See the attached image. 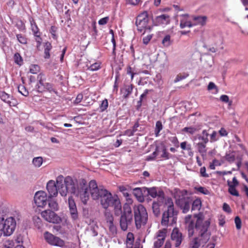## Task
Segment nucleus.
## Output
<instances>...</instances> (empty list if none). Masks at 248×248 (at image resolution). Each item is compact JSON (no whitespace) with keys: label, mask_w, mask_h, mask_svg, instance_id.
<instances>
[{"label":"nucleus","mask_w":248,"mask_h":248,"mask_svg":"<svg viewBox=\"0 0 248 248\" xmlns=\"http://www.w3.org/2000/svg\"><path fill=\"white\" fill-rule=\"evenodd\" d=\"M185 222L189 237L192 236L194 233H198L199 235L198 237L195 238L191 242L189 248L205 247L210 236V233L208 231L210 222L208 220L203 221L202 218L196 216L192 217L188 215L185 218Z\"/></svg>","instance_id":"obj_1"},{"label":"nucleus","mask_w":248,"mask_h":248,"mask_svg":"<svg viewBox=\"0 0 248 248\" xmlns=\"http://www.w3.org/2000/svg\"><path fill=\"white\" fill-rule=\"evenodd\" d=\"M88 186L89 195H91L94 200H99L103 208L107 209L109 207H113L116 216L122 214V204L118 195H113L104 187L98 186L94 180H91Z\"/></svg>","instance_id":"obj_2"},{"label":"nucleus","mask_w":248,"mask_h":248,"mask_svg":"<svg viewBox=\"0 0 248 248\" xmlns=\"http://www.w3.org/2000/svg\"><path fill=\"white\" fill-rule=\"evenodd\" d=\"M57 188L58 192L62 197L70 192L79 198L84 204H86L89 200L88 186L84 179L80 180L76 187L73 179L70 176H67L64 179V185Z\"/></svg>","instance_id":"obj_3"},{"label":"nucleus","mask_w":248,"mask_h":248,"mask_svg":"<svg viewBox=\"0 0 248 248\" xmlns=\"http://www.w3.org/2000/svg\"><path fill=\"white\" fill-rule=\"evenodd\" d=\"M164 202L165 206L167 208V210L165 211L163 214L161 224L163 226H167L176 222L177 214L174 211L173 203L171 198H165Z\"/></svg>","instance_id":"obj_4"},{"label":"nucleus","mask_w":248,"mask_h":248,"mask_svg":"<svg viewBox=\"0 0 248 248\" xmlns=\"http://www.w3.org/2000/svg\"><path fill=\"white\" fill-rule=\"evenodd\" d=\"M127 203H125L123 207V212L121 214L120 218V226L121 229L125 231L127 230L128 226L131 223L133 218L132 210L130 204L132 202V200L129 197H125Z\"/></svg>","instance_id":"obj_5"},{"label":"nucleus","mask_w":248,"mask_h":248,"mask_svg":"<svg viewBox=\"0 0 248 248\" xmlns=\"http://www.w3.org/2000/svg\"><path fill=\"white\" fill-rule=\"evenodd\" d=\"M16 227V221L12 217L5 218L0 216V237L3 234L5 236L12 234Z\"/></svg>","instance_id":"obj_6"},{"label":"nucleus","mask_w":248,"mask_h":248,"mask_svg":"<svg viewBox=\"0 0 248 248\" xmlns=\"http://www.w3.org/2000/svg\"><path fill=\"white\" fill-rule=\"evenodd\" d=\"M134 210L136 227L140 228L147 222L148 216L146 210L144 207L141 204L135 206Z\"/></svg>","instance_id":"obj_7"},{"label":"nucleus","mask_w":248,"mask_h":248,"mask_svg":"<svg viewBox=\"0 0 248 248\" xmlns=\"http://www.w3.org/2000/svg\"><path fill=\"white\" fill-rule=\"evenodd\" d=\"M37 83L36 88L38 92H43L46 91L51 92L53 90L52 86L49 83L46 82V76L45 74L40 73L37 76Z\"/></svg>","instance_id":"obj_8"},{"label":"nucleus","mask_w":248,"mask_h":248,"mask_svg":"<svg viewBox=\"0 0 248 248\" xmlns=\"http://www.w3.org/2000/svg\"><path fill=\"white\" fill-rule=\"evenodd\" d=\"M149 17L146 12L140 14L137 17L136 24L138 30L142 31L144 29L150 30V27L148 25Z\"/></svg>","instance_id":"obj_9"},{"label":"nucleus","mask_w":248,"mask_h":248,"mask_svg":"<svg viewBox=\"0 0 248 248\" xmlns=\"http://www.w3.org/2000/svg\"><path fill=\"white\" fill-rule=\"evenodd\" d=\"M44 236L45 240L51 245L62 247L64 245L63 240L48 232L44 233Z\"/></svg>","instance_id":"obj_10"},{"label":"nucleus","mask_w":248,"mask_h":248,"mask_svg":"<svg viewBox=\"0 0 248 248\" xmlns=\"http://www.w3.org/2000/svg\"><path fill=\"white\" fill-rule=\"evenodd\" d=\"M41 216L46 221L50 223H58L61 221V218L54 212L49 210L42 212Z\"/></svg>","instance_id":"obj_11"},{"label":"nucleus","mask_w":248,"mask_h":248,"mask_svg":"<svg viewBox=\"0 0 248 248\" xmlns=\"http://www.w3.org/2000/svg\"><path fill=\"white\" fill-rule=\"evenodd\" d=\"M34 202L38 207H43L47 203V195L44 191L36 192L34 197Z\"/></svg>","instance_id":"obj_12"},{"label":"nucleus","mask_w":248,"mask_h":248,"mask_svg":"<svg viewBox=\"0 0 248 248\" xmlns=\"http://www.w3.org/2000/svg\"><path fill=\"white\" fill-rule=\"evenodd\" d=\"M68 205L71 218L74 222H77L78 220V215L76 204L71 197L68 198Z\"/></svg>","instance_id":"obj_13"},{"label":"nucleus","mask_w":248,"mask_h":248,"mask_svg":"<svg viewBox=\"0 0 248 248\" xmlns=\"http://www.w3.org/2000/svg\"><path fill=\"white\" fill-rule=\"evenodd\" d=\"M144 192L150 195L153 198L158 197L162 200L164 198V192L159 188L156 187L146 188L143 187Z\"/></svg>","instance_id":"obj_14"},{"label":"nucleus","mask_w":248,"mask_h":248,"mask_svg":"<svg viewBox=\"0 0 248 248\" xmlns=\"http://www.w3.org/2000/svg\"><path fill=\"white\" fill-rule=\"evenodd\" d=\"M0 98L10 107H15L18 104L17 101L13 96L3 91H0Z\"/></svg>","instance_id":"obj_15"},{"label":"nucleus","mask_w":248,"mask_h":248,"mask_svg":"<svg viewBox=\"0 0 248 248\" xmlns=\"http://www.w3.org/2000/svg\"><path fill=\"white\" fill-rule=\"evenodd\" d=\"M105 216L110 233L112 235H115L117 233V228L113 224V217L112 215L109 212L106 211Z\"/></svg>","instance_id":"obj_16"},{"label":"nucleus","mask_w":248,"mask_h":248,"mask_svg":"<svg viewBox=\"0 0 248 248\" xmlns=\"http://www.w3.org/2000/svg\"><path fill=\"white\" fill-rule=\"evenodd\" d=\"M58 188L54 180H49L46 184V189L48 193V198L56 197L58 195Z\"/></svg>","instance_id":"obj_17"},{"label":"nucleus","mask_w":248,"mask_h":248,"mask_svg":"<svg viewBox=\"0 0 248 248\" xmlns=\"http://www.w3.org/2000/svg\"><path fill=\"white\" fill-rule=\"evenodd\" d=\"M171 238L175 246L176 247H179L182 241V234L177 228H174L172 230Z\"/></svg>","instance_id":"obj_18"},{"label":"nucleus","mask_w":248,"mask_h":248,"mask_svg":"<svg viewBox=\"0 0 248 248\" xmlns=\"http://www.w3.org/2000/svg\"><path fill=\"white\" fill-rule=\"evenodd\" d=\"M192 18L191 17L189 16L187 14L182 15L180 24L181 28L183 29L186 27L190 28L193 26L192 21H191Z\"/></svg>","instance_id":"obj_19"},{"label":"nucleus","mask_w":248,"mask_h":248,"mask_svg":"<svg viewBox=\"0 0 248 248\" xmlns=\"http://www.w3.org/2000/svg\"><path fill=\"white\" fill-rule=\"evenodd\" d=\"M166 236L165 231H159L156 234V240L155 241L154 246L156 248H160L163 244Z\"/></svg>","instance_id":"obj_20"},{"label":"nucleus","mask_w":248,"mask_h":248,"mask_svg":"<svg viewBox=\"0 0 248 248\" xmlns=\"http://www.w3.org/2000/svg\"><path fill=\"white\" fill-rule=\"evenodd\" d=\"M155 22L156 25H167L170 22V18L167 15H162L155 18Z\"/></svg>","instance_id":"obj_21"},{"label":"nucleus","mask_w":248,"mask_h":248,"mask_svg":"<svg viewBox=\"0 0 248 248\" xmlns=\"http://www.w3.org/2000/svg\"><path fill=\"white\" fill-rule=\"evenodd\" d=\"M133 194L140 202H142L144 200L143 196L146 195L144 192L143 187H137L133 189Z\"/></svg>","instance_id":"obj_22"},{"label":"nucleus","mask_w":248,"mask_h":248,"mask_svg":"<svg viewBox=\"0 0 248 248\" xmlns=\"http://www.w3.org/2000/svg\"><path fill=\"white\" fill-rule=\"evenodd\" d=\"M207 20V17L205 16H198L192 17V24L194 26L201 25L205 24Z\"/></svg>","instance_id":"obj_23"},{"label":"nucleus","mask_w":248,"mask_h":248,"mask_svg":"<svg viewBox=\"0 0 248 248\" xmlns=\"http://www.w3.org/2000/svg\"><path fill=\"white\" fill-rule=\"evenodd\" d=\"M134 241V234L131 232H128L127 234L126 240V245L127 248H133Z\"/></svg>","instance_id":"obj_24"},{"label":"nucleus","mask_w":248,"mask_h":248,"mask_svg":"<svg viewBox=\"0 0 248 248\" xmlns=\"http://www.w3.org/2000/svg\"><path fill=\"white\" fill-rule=\"evenodd\" d=\"M208 134L207 131L203 130L202 135L197 136V138L200 140L199 142L207 143L208 142Z\"/></svg>","instance_id":"obj_25"},{"label":"nucleus","mask_w":248,"mask_h":248,"mask_svg":"<svg viewBox=\"0 0 248 248\" xmlns=\"http://www.w3.org/2000/svg\"><path fill=\"white\" fill-rule=\"evenodd\" d=\"M180 147L184 150H187L190 156L193 155V153L191 151V145L186 141L182 142L180 144Z\"/></svg>","instance_id":"obj_26"},{"label":"nucleus","mask_w":248,"mask_h":248,"mask_svg":"<svg viewBox=\"0 0 248 248\" xmlns=\"http://www.w3.org/2000/svg\"><path fill=\"white\" fill-rule=\"evenodd\" d=\"M202 206V202L200 199H197L193 202L192 205V210L199 211Z\"/></svg>","instance_id":"obj_27"},{"label":"nucleus","mask_w":248,"mask_h":248,"mask_svg":"<svg viewBox=\"0 0 248 248\" xmlns=\"http://www.w3.org/2000/svg\"><path fill=\"white\" fill-rule=\"evenodd\" d=\"M48 199L49 207L52 210L57 211L59 209V206L57 202L52 199V198Z\"/></svg>","instance_id":"obj_28"},{"label":"nucleus","mask_w":248,"mask_h":248,"mask_svg":"<svg viewBox=\"0 0 248 248\" xmlns=\"http://www.w3.org/2000/svg\"><path fill=\"white\" fill-rule=\"evenodd\" d=\"M207 90L209 91H211V93L213 94H217L218 90L217 86L215 85V84L212 82H210L207 87Z\"/></svg>","instance_id":"obj_29"},{"label":"nucleus","mask_w":248,"mask_h":248,"mask_svg":"<svg viewBox=\"0 0 248 248\" xmlns=\"http://www.w3.org/2000/svg\"><path fill=\"white\" fill-rule=\"evenodd\" d=\"M52 48L51 44L49 42H46L45 45V58L46 59H48L50 57L49 51L51 50Z\"/></svg>","instance_id":"obj_30"},{"label":"nucleus","mask_w":248,"mask_h":248,"mask_svg":"<svg viewBox=\"0 0 248 248\" xmlns=\"http://www.w3.org/2000/svg\"><path fill=\"white\" fill-rule=\"evenodd\" d=\"M43 158L42 157H36L33 159L32 164L35 167H40L43 163Z\"/></svg>","instance_id":"obj_31"},{"label":"nucleus","mask_w":248,"mask_h":248,"mask_svg":"<svg viewBox=\"0 0 248 248\" xmlns=\"http://www.w3.org/2000/svg\"><path fill=\"white\" fill-rule=\"evenodd\" d=\"M100 65L101 63L100 62H95L90 66L87 65V69L92 71H96L100 68Z\"/></svg>","instance_id":"obj_32"},{"label":"nucleus","mask_w":248,"mask_h":248,"mask_svg":"<svg viewBox=\"0 0 248 248\" xmlns=\"http://www.w3.org/2000/svg\"><path fill=\"white\" fill-rule=\"evenodd\" d=\"M206 143H203V142H198L197 143L198 151L201 154H202V155L205 154L206 152Z\"/></svg>","instance_id":"obj_33"},{"label":"nucleus","mask_w":248,"mask_h":248,"mask_svg":"<svg viewBox=\"0 0 248 248\" xmlns=\"http://www.w3.org/2000/svg\"><path fill=\"white\" fill-rule=\"evenodd\" d=\"M162 43L163 45L165 47L170 46L171 43L170 40V36L169 35H166L163 39L162 40Z\"/></svg>","instance_id":"obj_34"},{"label":"nucleus","mask_w":248,"mask_h":248,"mask_svg":"<svg viewBox=\"0 0 248 248\" xmlns=\"http://www.w3.org/2000/svg\"><path fill=\"white\" fill-rule=\"evenodd\" d=\"M64 179L62 175H60L56 178V185L57 187L64 185Z\"/></svg>","instance_id":"obj_35"},{"label":"nucleus","mask_w":248,"mask_h":248,"mask_svg":"<svg viewBox=\"0 0 248 248\" xmlns=\"http://www.w3.org/2000/svg\"><path fill=\"white\" fill-rule=\"evenodd\" d=\"M184 191H181L178 189H175L173 193L174 197L176 200H180L182 199Z\"/></svg>","instance_id":"obj_36"},{"label":"nucleus","mask_w":248,"mask_h":248,"mask_svg":"<svg viewBox=\"0 0 248 248\" xmlns=\"http://www.w3.org/2000/svg\"><path fill=\"white\" fill-rule=\"evenodd\" d=\"M188 76V74L186 73H181L178 74L175 78L174 81V82H179L184 79H185Z\"/></svg>","instance_id":"obj_37"},{"label":"nucleus","mask_w":248,"mask_h":248,"mask_svg":"<svg viewBox=\"0 0 248 248\" xmlns=\"http://www.w3.org/2000/svg\"><path fill=\"white\" fill-rule=\"evenodd\" d=\"M31 29L33 32V35L40 33L39 31V29L36 23L33 20L31 21Z\"/></svg>","instance_id":"obj_38"},{"label":"nucleus","mask_w":248,"mask_h":248,"mask_svg":"<svg viewBox=\"0 0 248 248\" xmlns=\"http://www.w3.org/2000/svg\"><path fill=\"white\" fill-rule=\"evenodd\" d=\"M16 38H17L18 41L20 43L24 44V45L26 44L27 43V39L24 35H23L21 34H16Z\"/></svg>","instance_id":"obj_39"},{"label":"nucleus","mask_w":248,"mask_h":248,"mask_svg":"<svg viewBox=\"0 0 248 248\" xmlns=\"http://www.w3.org/2000/svg\"><path fill=\"white\" fill-rule=\"evenodd\" d=\"M40 70V67L38 65L32 64L30 66V72L31 74H37Z\"/></svg>","instance_id":"obj_40"},{"label":"nucleus","mask_w":248,"mask_h":248,"mask_svg":"<svg viewBox=\"0 0 248 248\" xmlns=\"http://www.w3.org/2000/svg\"><path fill=\"white\" fill-rule=\"evenodd\" d=\"M18 92L25 96H27L29 95V92L26 88L23 85H19L18 87Z\"/></svg>","instance_id":"obj_41"},{"label":"nucleus","mask_w":248,"mask_h":248,"mask_svg":"<svg viewBox=\"0 0 248 248\" xmlns=\"http://www.w3.org/2000/svg\"><path fill=\"white\" fill-rule=\"evenodd\" d=\"M162 124L160 121H157L156 123L155 128V134L156 136L157 137L159 135V133L162 129Z\"/></svg>","instance_id":"obj_42"},{"label":"nucleus","mask_w":248,"mask_h":248,"mask_svg":"<svg viewBox=\"0 0 248 248\" xmlns=\"http://www.w3.org/2000/svg\"><path fill=\"white\" fill-rule=\"evenodd\" d=\"M15 62L18 65H21L22 64V58L18 53H16L14 55Z\"/></svg>","instance_id":"obj_43"},{"label":"nucleus","mask_w":248,"mask_h":248,"mask_svg":"<svg viewBox=\"0 0 248 248\" xmlns=\"http://www.w3.org/2000/svg\"><path fill=\"white\" fill-rule=\"evenodd\" d=\"M159 204L157 202H154L152 205L153 212L155 215H157L159 212Z\"/></svg>","instance_id":"obj_44"},{"label":"nucleus","mask_w":248,"mask_h":248,"mask_svg":"<svg viewBox=\"0 0 248 248\" xmlns=\"http://www.w3.org/2000/svg\"><path fill=\"white\" fill-rule=\"evenodd\" d=\"M196 190L204 195H209L210 191L205 187L199 186L195 188Z\"/></svg>","instance_id":"obj_45"},{"label":"nucleus","mask_w":248,"mask_h":248,"mask_svg":"<svg viewBox=\"0 0 248 248\" xmlns=\"http://www.w3.org/2000/svg\"><path fill=\"white\" fill-rule=\"evenodd\" d=\"M229 192L233 196H239V193L236 189L235 186H229Z\"/></svg>","instance_id":"obj_46"},{"label":"nucleus","mask_w":248,"mask_h":248,"mask_svg":"<svg viewBox=\"0 0 248 248\" xmlns=\"http://www.w3.org/2000/svg\"><path fill=\"white\" fill-rule=\"evenodd\" d=\"M34 36L35 37V40L37 43L36 47L38 49H39L42 42V39L40 37V33L34 35Z\"/></svg>","instance_id":"obj_47"},{"label":"nucleus","mask_w":248,"mask_h":248,"mask_svg":"<svg viewBox=\"0 0 248 248\" xmlns=\"http://www.w3.org/2000/svg\"><path fill=\"white\" fill-rule=\"evenodd\" d=\"M108 107V101L107 99L103 100L100 105V109L101 111H105Z\"/></svg>","instance_id":"obj_48"},{"label":"nucleus","mask_w":248,"mask_h":248,"mask_svg":"<svg viewBox=\"0 0 248 248\" xmlns=\"http://www.w3.org/2000/svg\"><path fill=\"white\" fill-rule=\"evenodd\" d=\"M14 245V241L10 239L6 240L4 243V246L6 248H13Z\"/></svg>","instance_id":"obj_49"},{"label":"nucleus","mask_w":248,"mask_h":248,"mask_svg":"<svg viewBox=\"0 0 248 248\" xmlns=\"http://www.w3.org/2000/svg\"><path fill=\"white\" fill-rule=\"evenodd\" d=\"M169 140L175 147H179V141L176 137H170L169 138Z\"/></svg>","instance_id":"obj_50"},{"label":"nucleus","mask_w":248,"mask_h":248,"mask_svg":"<svg viewBox=\"0 0 248 248\" xmlns=\"http://www.w3.org/2000/svg\"><path fill=\"white\" fill-rule=\"evenodd\" d=\"M182 131L190 134H193L196 132V129L193 127H186L183 128Z\"/></svg>","instance_id":"obj_51"},{"label":"nucleus","mask_w":248,"mask_h":248,"mask_svg":"<svg viewBox=\"0 0 248 248\" xmlns=\"http://www.w3.org/2000/svg\"><path fill=\"white\" fill-rule=\"evenodd\" d=\"M234 222L236 229L240 230L241 228V220L239 217L237 216L235 217Z\"/></svg>","instance_id":"obj_52"},{"label":"nucleus","mask_w":248,"mask_h":248,"mask_svg":"<svg viewBox=\"0 0 248 248\" xmlns=\"http://www.w3.org/2000/svg\"><path fill=\"white\" fill-rule=\"evenodd\" d=\"M225 158L229 162H232L235 159V155L233 153L227 154L225 156Z\"/></svg>","instance_id":"obj_53"},{"label":"nucleus","mask_w":248,"mask_h":248,"mask_svg":"<svg viewBox=\"0 0 248 248\" xmlns=\"http://www.w3.org/2000/svg\"><path fill=\"white\" fill-rule=\"evenodd\" d=\"M218 224L220 226L223 227L225 224V217L223 215H220L218 218Z\"/></svg>","instance_id":"obj_54"},{"label":"nucleus","mask_w":248,"mask_h":248,"mask_svg":"<svg viewBox=\"0 0 248 248\" xmlns=\"http://www.w3.org/2000/svg\"><path fill=\"white\" fill-rule=\"evenodd\" d=\"M210 137H211V141L212 142L215 141L217 140L219 138L218 133L216 131L213 132V133L210 135Z\"/></svg>","instance_id":"obj_55"},{"label":"nucleus","mask_w":248,"mask_h":248,"mask_svg":"<svg viewBox=\"0 0 248 248\" xmlns=\"http://www.w3.org/2000/svg\"><path fill=\"white\" fill-rule=\"evenodd\" d=\"M119 190L123 193V194L125 197H129V194L127 191L126 188L124 186H120L119 187Z\"/></svg>","instance_id":"obj_56"},{"label":"nucleus","mask_w":248,"mask_h":248,"mask_svg":"<svg viewBox=\"0 0 248 248\" xmlns=\"http://www.w3.org/2000/svg\"><path fill=\"white\" fill-rule=\"evenodd\" d=\"M153 37L152 34H149L143 38V43L147 45Z\"/></svg>","instance_id":"obj_57"},{"label":"nucleus","mask_w":248,"mask_h":248,"mask_svg":"<svg viewBox=\"0 0 248 248\" xmlns=\"http://www.w3.org/2000/svg\"><path fill=\"white\" fill-rule=\"evenodd\" d=\"M109 20V17L106 16L105 17L100 19L98 21V24L100 25H104L106 24Z\"/></svg>","instance_id":"obj_58"},{"label":"nucleus","mask_w":248,"mask_h":248,"mask_svg":"<svg viewBox=\"0 0 248 248\" xmlns=\"http://www.w3.org/2000/svg\"><path fill=\"white\" fill-rule=\"evenodd\" d=\"M223 210L228 213H231V209L230 208V206L226 203H224L223 205Z\"/></svg>","instance_id":"obj_59"},{"label":"nucleus","mask_w":248,"mask_h":248,"mask_svg":"<svg viewBox=\"0 0 248 248\" xmlns=\"http://www.w3.org/2000/svg\"><path fill=\"white\" fill-rule=\"evenodd\" d=\"M228 186H236L238 185V182L235 177H233L232 182H228Z\"/></svg>","instance_id":"obj_60"},{"label":"nucleus","mask_w":248,"mask_h":248,"mask_svg":"<svg viewBox=\"0 0 248 248\" xmlns=\"http://www.w3.org/2000/svg\"><path fill=\"white\" fill-rule=\"evenodd\" d=\"M190 204L189 202H185V205H184V207H183V212L185 213H186L189 210V209L190 208Z\"/></svg>","instance_id":"obj_61"},{"label":"nucleus","mask_w":248,"mask_h":248,"mask_svg":"<svg viewBox=\"0 0 248 248\" xmlns=\"http://www.w3.org/2000/svg\"><path fill=\"white\" fill-rule=\"evenodd\" d=\"M200 173L202 176L204 177H208V174L206 173V169L205 167H202L200 169Z\"/></svg>","instance_id":"obj_62"},{"label":"nucleus","mask_w":248,"mask_h":248,"mask_svg":"<svg viewBox=\"0 0 248 248\" xmlns=\"http://www.w3.org/2000/svg\"><path fill=\"white\" fill-rule=\"evenodd\" d=\"M136 130L128 129L124 132V135L130 137L133 136Z\"/></svg>","instance_id":"obj_63"},{"label":"nucleus","mask_w":248,"mask_h":248,"mask_svg":"<svg viewBox=\"0 0 248 248\" xmlns=\"http://www.w3.org/2000/svg\"><path fill=\"white\" fill-rule=\"evenodd\" d=\"M219 134L220 136L224 137L228 135V132L224 128H221L219 131Z\"/></svg>","instance_id":"obj_64"}]
</instances>
